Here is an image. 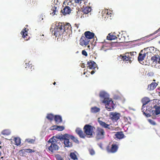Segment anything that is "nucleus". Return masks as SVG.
<instances>
[{
	"label": "nucleus",
	"mask_w": 160,
	"mask_h": 160,
	"mask_svg": "<svg viewBox=\"0 0 160 160\" xmlns=\"http://www.w3.org/2000/svg\"><path fill=\"white\" fill-rule=\"evenodd\" d=\"M58 139V138L53 137L47 142L46 147L52 152L58 149V147L56 144Z\"/></svg>",
	"instance_id": "f257e3e1"
},
{
	"label": "nucleus",
	"mask_w": 160,
	"mask_h": 160,
	"mask_svg": "<svg viewBox=\"0 0 160 160\" xmlns=\"http://www.w3.org/2000/svg\"><path fill=\"white\" fill-rule=\"evenodd\" d=\"M136 52H127L124 54L123 56L120 55V57L123 61H128L131 63L133 61L134 58L136 57Z\"/></svg>",
	"instance_id": "f03ea898"
},
{
	"label": "nucleus",
	"mask_w": 160,
	"mask_h": 160,
	"mask_svg": "<svg viewBox=\"0 0 160 160\" xmlns=\"http://www.w3.org/2000/svg\"><path fill=\"white\" fill-rule=\"evenodd\" d=\"M70 138V135L68 134H66L61 136H59L58 139H59L61 140H64V143L65 146L67 147H71L72 146V144L70 142L69 139Z\"/></svg>",
	"instance_id": "7ed1b4c3"
},
{
	"label": "nucleus",
	"mask_w": 160,
	"mask_h": 160,
	"mask_svg": "<svg viewBox=\"0 0 160 160\" xmlns=\"http://www.w3.org/2000/svg\"><path fill=\"white\" fill-rule=\"evenodd\" d=\"M94 127L89 124L85 125L83 128V131L86 136H89L90 137L93 135Z\"/></svg>",
	"instance_id": "20e7f679"
},
{
	"label": "nucleus",
	"mask_w": 160,
	"mask_h": 160,
	"mask_svg": "<svg viewBox=\"0 0 160 160\" xmlns=\"http://www.w3.org/2000/svg\"><path fill=\"white\" fill-rule=\"evenodd\" d=\"M102 103L104 104L105 108L108 111L113 110L115 108V104L111 98L109 99L107 101H104V102Z\"/></svg>",
	"instance_id": "39448f33"
},
{
	"label": "nucleus",
	"mask_w": 160,
	"mask_h": 160,
	"mask_svg": "<svg viewBox=\"0 0 160 160\" xmlns=\"http://www.w3.org/2000/svg\"><path fill=\"white\" fill-rule=\"evenodd\" d=\"M62 23H58L54 29V34L56 37H59L63 34L65 32V30L63 29Z\"/></svg>",
	"instance_id": "423d86ee"
},
{
	"label": "nucleus",
	"mask_w": 160,
	"mask_h": 160,
	"mask_svg": "<svg viewBox=\"0 0 160 160\" xmlns=\"http://www.w3.org/2000/svg\"><path fill=\"white\" fill-rule=\"evenodd\" d=\"M118 36V41L119 43H122L123 42H128L131 41L128 38V36L125 32H122V34L119 33V34L117 35Z\"/></svg>",
	"instance_id": "0eeeda50"
},
{
	"label": "nucleus",
	"mask_w": 160,
	"mask_h": 160,
	"mask_svg": "<svg viewBox=\"0 0 160 160\" xmlns=\"http://www.w3.org/2000/svg\"><path fill=\"white\" fill-rule=\"evenodd\" d=\"M149 50V48H147L141 50L138 57V60L140 63H141V62L144 60L146 55L148 54Z\"/></svg>",
	"instance_id": "6e6552de"
},
{
	"label": "nucleus",
	"mask_w": 160,
	"mask_h": 160,
	"mask_svg": "<svg viewBox=\"0 0 160 160\" xmlns=\"http://www.w3.org/2000/svg\"><path fill=\"white\" fill-rule=\"evenodd\" d=\"M151 60L154 64V66L157 68H160V56L155 55L151 58Z\"/></svg>",
	"instance_id": "1a4fd4ad"
},
{
	"label": "nucleus",
	"mask_w": 160,
	"mask_h": 160,
	"mask_svg": "<svg viewBox=\"0 0 160 160\" xmlns=\"http://www.w3.org/2000/svg\"><path fill=\"white\" fill-rule=\"evenodd\" d=\"M105 132L104 130L100 128H98L96 131V138L97 139H103L104 138Z\"/></svg>",
	"instance_id": "9d476101"
},
{
	"label": "nucleus",
	"mask_w": 160,
	"mask_h": 160,
	"mask_svg": "<svg viewBox=\"0 0 160 160\" xmlns=\"http://www.w3.org/2000/svg\"><path fill=\"white\" fill-rule=\"evenodd\" d=\"M99 97L100 100L102 103L104 102V101H107L110 98H109V94L104 91H101L100 92Z\"/></svg>",
	"instance_id": "9b49d317"
},
{
	"label": "nucleus",
	"mask_w": 160,
	"mask_h": 160,
	"mask_svg": "<svg viewBox=\"0 0 160 160\" xmlns=\"http://www.w3.org/2000/svg\"><path fill=\"white\" fill-rule=\"evenodd\" d=\"M89 42L90 40L85 36H82L79 40V44L82 46H86L89 44Z\"/></svg>",
	"instance_id": "f8f14e48"
},
{
	"label": "nucleus",
	"mask_w": 160,
	"mask_h": 160,
	"mask_svg": "<svg viewBox=\"0 0 160 160\" xmlns=\"http://www.w3.org/2000/svg\"><path fill=\"white\" fill-rule=\"evenodd\" d=\"M118 147L116 144H112V145L111 147L108 146L107 148V150L108 152L110 153H114L118 150Z\"/></svg>",
	"instance_id": "ddd939ff"
},
{
	"label": "nucleus",
	"mask_w": 160,
	"mask_h": 160,
	"mask_svg": "<svg viewBox=\"0 0 160 160\" xmlns=\"http://www.w3.org/2000/svg\"><path fill=\"white\" fill-rule=\"evenodd\" d=\"M110 115L112 119L115 121H117L118 120L120 116V114L116 112H111Z\"/></svg>",
	"instance_id": "4468645a"
},
{
	"label": "nucleus",
	"mask_w": 160,
	"mask_h": 160,
	"mask_svg": "<svg viewBox=\"0 0 160 160\" xmlns=\"http://www.w3.org/2000/svg\"><path fill=\"white\" fill-rule=\"evenodd\" d=\"M28 29L26 30V28H24L22 29V30L21 32V34L22 35V37L23 38L25 41H27L29 39V37L28 35Z\"/></svg>",
	"instance_id": "2eb2a0df"
},
{
	"label": "nucleus",
	"mask_w": 160,
	"mask_h": 160,
	"mask_svg": "<svg viewBox=\"0 0 160 160\" xmlns=\"http://www.w3.org/2000/svg\"><path fill=\"white\" fill-rule=\"evenodd\" d=\"M87 65L88 68L89 69L94 70L97 68L96 63L94 61L91 60L88 62Z\"/></svg>",
	"instance_id": "dca6fc26"
},
{
	"label": "nucleus",
	"mask_w": 160,
	"mask_h": 160,
	"mask_svg": "<svg viewBox=\"0 0 160 160\" xmlns=\"http://www.w3.org/2000/svg\"><path fill=\"white\" fill-rule=\"evenodd\" d=\"M62 26H63L62 27L63 29L65 30V32L67 33H70L71 32V25L69 23H66L65 24L64 23H62Z\"/></svg>",
	"instance_id": "f3484780"
},
{
	"label": "nucleus",
	"mask_w": 160,
	"mask_h": 160,
	"mask_svg": "<svg viewBox=\"0 0 160 160\" xmlns=\"http://www.w3.org/2000/svg\"><path fill=\"white\" fill-rule=\"evenodd\" d=\"M75 132L80 138H85L86 136L85 134L83 133L81 128H77L75 130Z\"/></svg>",
	"instance_id": "a211bd4d"
},
{
	"label": "nucleus",
	"mask_w": 160,
	"mask_h": 160,
	"mask_svg": "<svg viewBox=\"0 0 160 160\" xmlns=\"http://www.w3.org/2000/svg\"><path fill=\"white\" fill-rule=\"evenodd\" d=\"M84 36L85 37L87 38L88 39H92L94 37V34L90 31H86L84 32Z\"/></svg>",
	"instance_id": "6ab92c4d"
},
{
	"label": "nucleus",
	"mask_w": 160,
	"mask_h": 160,
	"mask_svg": "<svg viewBox=\"0 0 160 160\" xmlns=\"http://www.w3.org/2000/svg\"><path fill=\"white\" fill-rule=\"evenodd\" d=\"M71 10L69 6L65 7L62 10H61V12L64 15L69 14L70 13Z\"/></svg>",
	"instance_id": "aec40b11"
},
{
	"label": "nucleus",
	"mask_w": 160,
	"mask_h": 160,
	"mask_svg": "<svg viewBox=\"0 0 160 160\" xmlns=\"http://www.w3.org/2000/svg\"><path fill=\"white\" fill-rule=\"evenodd\" d=\"M58 8L55 6L52 7L51 8L50 11V14L52 16L55 15H57L58 13Z\"/></svg>",
	"instance_id": "412c9836"
},
{
	"label": "nucleus",
	"mask_w": 160,
	"mask_h": 160,
	"mask_svg": "<svg viewBox=\"0 0 160 160\" xmlns=\"http://www.w3.org/2000/svg\"><path fill=\"white\" fill-rule=\"evenodd\" d=\"M158 85V84L156 82H152L150 84L148 85L147 90L148 91L153 90Z\"/></svg>",
	"instance_id": "4be33fe9"
},
{
	"label": "nucleus",
	"mask_w": 160,
	"mask_h": 160,
	"mask_svg": "<svg viewBox=\"0 0 160 160\" xmlns=\"http://www.w3.org/2000/svg\"><path fill=\"white\" fill-rule=\"evenodd\" d=\"M149 102L150 100L147 97H145L143 98L142 100V102L143 103V105L142 106V109H144V108H145V106H144V105H146Z\"/></svg>",
	"instance_id": "5701e85b"
},
{
	"label": "nucleus",
	"mask_w": 160,
	"mask_h": 160,
	"mask_svg": "<svg viewBox=\"0 0 160 160\" xmlns=\"http://www.w3.org/2000/svg\"><path fill=\"white\" fill-rule=\"evenodd\" d=\"M154 108L155 110H152L151 112L153 114H155L156 115H158L160 113V106L157 105L154 106Z\"/></svg>",
	"instance_id": "b1692460"
},
{
	"label": "nucleus",
	"mask_w": 160,
	"mask_h": 160,
	"mask_svg": "<svg viewBox=\"0 0 160 160\" xmlns=\"http://www.w3.org/2000/svg\"><path fill=\"white\" fill-rule=\"evenodd\" d=\"M54 120L56 123L59 124L62 122V119L61 116L59 115H56L54 116Z\"/></svg>",
	"instance_id": "393cba45"
},
{
	"label": "nucleus",
	"mask_w": 160,
	"mask_h": 160,
	"mask_svg": "<svg viewBox=\"0 0 160 160\" xmlns=\"http://www.w3.org/2000/svg\"><path fill=\"white\" fill-rule=\"evenodd\" d=\"M98 121L100 125L102 127L105 128L110 129L109 124H108L105 122L100 120H98Z\"/></svg>",
	"instance_id": "a878e982"
},
{
	"label": "nucleus",
	"mask_w": 160,
	"mask_h": 160,
	"mask_svg": "<svg viewBox=\"0 0 160 160\" xmlns=\"http://www.w3.org/2000/svg\"><path fill=\"white\" fill-rule=\"evenodd\" d=\"M115 136L119 139H121L124 138V135L122 132H116Z\"/></svg>",
	"instance_id": "bb28decb"
},
{
	"label": "nucleus",
	"mask_w": 160,
	"mask_h": 160,
	"mask_svg": "<svg viewBox=\"0 0 160 160\" xmlns=\"http://www.w3.org/2000/svg\"><path fill=\"white\" fill-rule=\"evenodd\" d=\"M100 109L96 106L92 107L91 108L90 111L91 113H95L100 112Z\"/></svg>",
	"instance_id": "cd10ccee"
},
{
	"label": "nucleus",
	"mask_w": 160,
	"mask_h": 160,
	"mask_svg": "<svg viewBox=\"0 0 160 160\" xmlns=\"http://www.w3.org/2000/svg\"><path fill=\"white\" fill-rule=\"evenodd\" d=\"M118 36L113 35L111 33H109L107 37V39L108 40H111L118 39Z\"/></svg>",
	"instance_id": "c85d7f7f"
},
{
	"label": "nucleus",
	"mask_w": 160,
	"mask_h": 160,
	"mask_svg": "<svg viewBox=\"0 0 160 160\" xmlns=\"http://www.w3.org/2000/svg\"><path fill=\"white\" fill-rule=\"evenodd\" d=\"M53 128L52 130H56L58 131H62L64 129V127L63 126H58L57 125H54L52 127Z\"/></svg>",
	"instance_id": "c756f323"
},
{
	"label": "nucleus",
	"mask_w": 160,
	"mask_h": 160,
	"mask_svg": "<svg viewBox=\"0 0 160 160\" xmlns=\"http://www.w3.org/2000/svg\"><path fill=\"white\" fill-rule=\"evenodd\" d=\"M26 68L27 69H30L31 71L34 69V66L32 65V62L31 61H29L28 63H26Z\"/></svg>",
	"instance_id": "7c9ffc66"
},
{
	"label": "nucleus",
	"mask_w": 160,
	"mask_h": 160,
	"mask_svg": "<svg viewBox=\"0 0 160 160\" xmlns=\"http://www.w3.org/2000/svg\"><path fill=\"white\" fill-rule=\"evenodd\" d=\"M20 152L22 153V154L23 153H24L25 152L28 153H31L32 152H35V151L33 149H32L30 148H27L21 150H20Z\"/></svg>",
	"instance_id": "2f4dec72"
},
{
	"label": "nucleus",
	"mask_w": 160,
	"mask_h": 160,
	"mask_svg": "<svg viewBox=\"0 0 160 160\" xmlns=\"http://www.w3.org/2000/svg\"><path fill=\"white\" fill-rule=\"evenodd\" d=\"M11 132L9 129H6L3 130L1 132V133L4 135H8L11 134Z\"/></svg>",
	"instance_id": "473e14b6"
},
{
	"label": "nucleus",
	"mask_w": 160,
	"mask_h": 160,
	"mask_svg": "<svg viewBox=\"0 0 160 160\" xmlns=\"http://www.w3.org/2000/svg\"><path fill=\"white\" fill-rule=\"evenodd\" d=\"M91 11V8L90 7H86L83 10V13L87 14Z\"/></svg>",
	"instance_id": "72a5a7b5"
},
{
	"label": "nucleus",
	"mask_w": 160,
	"mask_h": 160,
	"mask_svg": "<svg viewBox=\"0 0 160 160\" xmlns=\"http://www.w3.org/2000/svg\"><path fill=\"white\" fill-rule=\"evenodd\" d=\"M142 110V111L143 112V114L145 115H146L147 117H151V115L148 112H150L151 111H149V110H147V108L146 109L145 111H144L145 110V109H143Z\"/></svg>",
	"instance_id": "f704fd0d"
},
{
	"label": "nucleus",
	"mask_w": 160,
	"mask_h": 160,
	"mask_svg": "<svg viewBox=\"0 0 160 160\" xmlns=\"http://www.w3.org/2000/svg\"><path fill=\"white\" fill-rule=\"evenodd\" d=\"M14 141L15 142V144L17 146L20 145L21 143V139L20 138L18 137L15 138Z\"/></svg>",
	"instance_id": "c9c22d12"
},
{
	"label": "nucleus",
	"mask_w": 160,
	"mask_h": 160,
	"mask_svg": "<svg viewBox=\"0 0 160 160\" xmlns=\"http://www.w3.org/2000/svg\"><path fill=\"white\" fill-rule=\"evenodd\" d=\"M46 118L50 121H52L54 118V116L53 114L51 113L48 114L46 117Z\"/></svg>",
	"instance_id": "e433bc0d"
},
{
	"label": "nucleus",
	"mask_w": 160,
	"mask_h": 160,
	"mask_svg": "<svg viewBox=\"0 0 160 160\" xmlns=\"http://www.w3.org/2000/svg\"><path fill=\"white\" fill-rule=\"evenodd\" d=\"M70 157L72 159L75 160H77L78 158L76 154L74 152H71L70 154Z\"/></svg>",
	"instance_id": "4c0bfd02"
},
{
	"label": "nucleus",
	"mask_w": 160,
	"mask_h": 160,
	"mask_svg": "<svg viewBox=\"0 0 160 160\" xmlns=\"http://www.w3.org/2000/svg\"><path fill=\"white\" fill-rule=\"evenodd\" d=\"M85 0H74L75 2L78 5H80L82 2L84 3Z\"/></svg>",
	"instance_id": "58836bf2"
},
{
	"label": "nucleus",
	"mask_w": 160,
	"mask_h": 160,
	"mask_svg": "<svg viewBox=\"0 0 160 160\" xmlns=\"http://www.w3.org/2000/svg\"><path fill=\"white\" fill-rule=\"evenodd\" d=\"M148 122L152 125L155 126L157 124L152 119H148Z\"/></svg>",
	"instance_id": "ea45409f"
},
{
	"label": "nucleus",
	"mask_w": 160,
	"mask_h": 160,
	"mask_svg": "<svg viewBox=\"0 0 160 160\" xmlns=\"http://www.w3.org/2000/svg\"><path fill=\"white\" fill-rule=\"evenodd\" d=\"M27 142L31 143H34L35 141V139H27L26 140Z\"/></svg>",
	"instance_id": "a19ab883"
},
{
	"label": "nucleus",
	"mask_w": 160,
	"mask_h": 160,
	"mask_svg": "<svg viewBox=\"0 0 160 160\" xmlns=\"http://www.w3.org/2000/svg\"><path fill=\"white\" fill-rule=\"evenodd\" d=\"M104 14H106L107 16H108V15H109L111 14V12L110 11H108V10H105L104 12Z\"/></svg>",
	"instance_id": "79ce46f5"
},
{
	"label": "nucleus",
	"mask_w": 160,
	"mask_h": 160,
	"mask_svg": "<svg viewBox=\"0 0 160 160\" xmlns=\"http://www.w3.org/2000/svg\"><path fill=\"white\" fill-rule=\"evenodd\" d=\"M70 138L72 140H73L75 142H78V140L77 139H76L73 136H70Z\"/></svg>",
	"instance_id": "37998d69"
},
{
	"label": "nucleus",
	"mask_w": 160,
	"mask_h": 160,
	"mask_svg": "<svg viewBox=\"0 0 160 160\" xmlns=\"http://www.w3.org/2000/svg\"><path fill=\"white\" fill-rule=\"evenodd\" d=\"M82 53L83 55L85 56L86 57H87L88 56V55L87 53L86 52V51L85 50H83L82 51Z\"/></svg>",
	"instance_id": "c03bdc74"
},
{
	"label": "nucleus",
	"mask_w": 160,
	"mask_h": 160,
	"mask_svg": "<svg viewBox=\"0 0 160 160\" xmlns=\"http://www.w3.org/2000/svg\"><path fill=\"white\" fill-rule=\"evenodd\" d=\"M89 152L90 154L91 155H93L95 154V151L92 149H90L89 150Z\"/></svg>",
	"instance_id": "a18cd8bd"
},
{
	"label": "nucleus",
	"mask_w": 160,
	"mask_h": 160,
	"mask_svg": "<svg viewBox=\"0 0 160 160\" xmlns=\"http://www.w3.org/2000/svg\"><path fill=\"white\" fill-rule=\"evenodd\" d=\"M95 72V71L94 70H92L91 72V74H93Z\"/></svg>",
	"instance_id": "49530a36"
},
{
	"label": "nucleus",
	"mask_w": 160,
	"mask_h": 160,
	"mask_svg": "<svg viewBox=\"0 0 160 160\" xmlns=\"http://www.w3.org/2000/svg\"><path fill=\"white\" fill-rule=\"evenodd\" d=\"M160 30V28L158 29V30L156 31L154 33V34H156V33H157Z\"/></svg>",
	"instance_id": "de8ad7c7"
},
{
	"label": "nucleus",
	"mask_w": 160,
	"mask_h": 160,
	"mask_svg": "<svg viewBox=\"0 0 160 160\" xmlns=\"http://www.w3.org/2000/svg\"><path fill=\"white\" fill-rule=\"evenodd\" d=\"M2 142L1 141H0V145L1 144ZM2 148V147L1 146H0V148Z\"/></svg>",
	"instance_id": "09e8293b"
},
{
	"label": "nucleus",
	"mask_w": 160,
	"mask_h": 160,
	"mask_svg": "<svg viewBox=\"0 0 160 160\" xmlns=\"http://www.w3.org/2000/svg\"><path fill=\"white\" fill-rule=\"evenodd\" d=\"M34 4H36V5H37V2H34Z\"/></svg>",
	"instance_id": "8fccbe9b"
},
{
	"label": "nucleus",
	"mask_w": 160,
	"mask_h": 160,
	"mask_svg": "<svg viewBox=\"0 0 160 160\" xmlns=\"http://www.w3.org/2000/svg\"><path fill=\"white\" fill-rule=\"evenodd\" d=\"M53 85H55L56 84V82H54L53 83Z\"/></svg>",
	"instance_id": "3c124183"
},
{
	"label": "nucleus",
	"mask_w": 160,
	"mask_h": 160,
	"mask_svg": "<svg viewBox=\"0 0 160 160\" xmlns=\"http://www.w3.org/2000/svg\"><path fill=\"white\" fill-rule=\"evenodd\" d=\"M159 95L160 96V92H159Z\"/></svg>",
	"instance_id": "603ef678"
},
{
	"label": "nucleus",
	"mask_w": 160,
	"mask_h": 160,
	"mask_svg": "<svg viewBox=\"0 0 160 160\" xmlns=\"http://www.w3.org/2000/svg\"><path fill=\"white\" fill-rule=\"evenodd\" d=\"M60 160H63L62 159H60Z\"/></svg>",
	"instance_id": "864d4df0"
},
{
	"label": "nucleus",
	"mask_w": 160,
	"mask_h": 160,
	"mask_svg": "<svg viewBox=\"0 0 160 160\" xmlns=\"http://www.w3.org/2000/svg\"><path fill=\"white\" fill-rule=\"evenodd\" d=\"M155 81V80H153L154 81Z\"/></svg>",
	"instance_id": "5fc2aeb1"
},
{
	"label": "nucleus",
	"mask_w": 160,
	"mask_h": 160,
	"mask_svg": "<svg viewBox=\"0 0 160 160\" xmlns=\"http://www.w3.org/2000/svg\"><path fill=\"white\" fill-rule=\"evenodd\" d=\"M119 38H121V36H120V37H119Z\"/></svg>",
	"instance_id": "6e6d98bb"
},
{
	"label": "nucleus",
	"mask_w": 160,
	"mask_h": 160,
	"mask_svg": "<svg viewBox=\"0 0 160 160\" xmlns=\"http://www.w3.org/2000/svg\"><path fill=\"white\" fill-rule=\"evenodd\" d=\"M88 47H89V46H88Z\"/></svg>",
	"instance_id": "4d7b16f0"
}]
</instances>
